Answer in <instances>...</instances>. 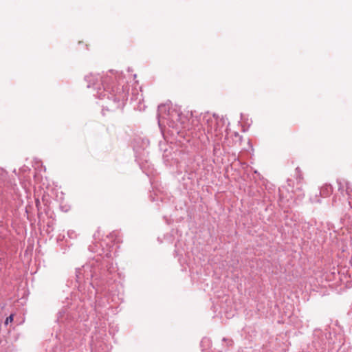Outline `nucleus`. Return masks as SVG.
Listing matches in <instances>:
<instances>
[{
  "instance_id": "f257e3e1",
  "label": "nucleus",
  "mask_w": 352,
  "mask_h": 352,
  "mask_svg": "<svg viewBox=\"0 0 352 352\" xmlns=\"http://www.w3.org/2000/svg\"><path fill=\"white\" fill-rule=\"evenodd\" d=\"M14 319V315L11 314L10 316H8L5 321V324H8L10 322H12Z\"/></svg>"
}]
</instances>
